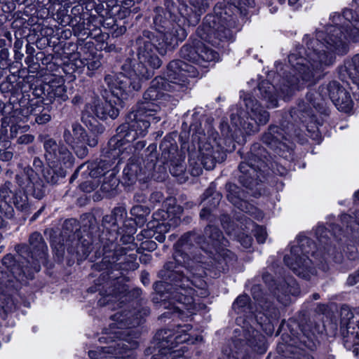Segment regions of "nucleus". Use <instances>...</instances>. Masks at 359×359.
Masks as SVG:
<instances>
[{
    "mask_svg": "<svg viewBox=\"0 0 359 359\" xmlns=\"http://www.w3.org/2000/svg\"><path fill=\"white\" fill-rule=\"evenodd\" d=\"M15 191L11 182H6L0 187V198L9 205L12 201L13 194H15Z\"/></svg>",
    "mask_w": 359,
    "mask_h": 359,
    "instance_id": "e433bc0d",
    "label": "nucleus"
},
{
    "mask_svg": "<svg viewBox=\"0 0 359 359\" xmlns=\"http://www.w3.org/2000/svg\"><path fill=\"white\" fill-rule=\"evenodd\" d=\"M315 233L318 241L317 251L313 250L316 246L310 238L303 235H299L290 247V254L285 255L284 257L285 264L295 274L305 279H310L311 276L316 273L310 255L317 259L319 251L320 253L323 252V257H325L326 255L333 256L336 248L334 246L332 248L331 246H328L332 241L328 238V232L323 226H318Z\"/></svg>",
    "mask_w": 359,
    "mask_h": 359,
    "instance_id": "1a4fd4ad",
    "label": "nucleus"
},
{
    "mask_svg": "<svg viewBox=\"0 0 359 359\" xmlns=\"http://www.w3.org/2000/svg\"><path fill=\"white\" fill-rule=\"evenodd\" d=\"M146 199L147 196L142 192H137L134 196V200L138 203H144Z\"/></svg>",
    "mask_w": 359,
    "mask_h": 359,
    "instance_id": "603ef678",
    "label": "nucleus"
},
{
    "mask_svg": "<svg viewBox=\"0 0 359 359\" xmlns=\"http://www.w3.org/2000/svg\"><path fill=\"white\" fill-rule=\"evenodd\" d=\"M81 102V97L80 96H75L73 99H72V102L73 104H79Z\"/></svg>",
    "mask_w": 359,
    "mask_h": 359,
    "instance_id": "0e129e2a",
    "label": "nucleus"
},
{
    "mask_svg": "<svg viewBox=\"0 0 359 359\" xmlns=\"http://www.w3.org/2000/svg\"><path fill=\"white\" fill-rule=\"evenodd\" d=\"M16 250L19 255L26 259V262L31 264L33 271H40V263L46 259L47 245L39 233L34 232L31 234L29 247L25 245H18Z\"/></svg>",
    "mask_w": 359,
    "mask_h": 359,
    "instance_id": "aec40b11",
    "label": "nucleus"
},
{
    "mask_svg": "<svg viewBox=\"0 0 359 359\" xmlns=\"http://www.w3.org/2000/svg\"><path fill=\"white\" fill-rule=\"evenodd\" d=\"M329 100L339 111L348 113L353 109V102L350 93L338 81H332L323 83L318 90H310L297 108L291 111V116L298 118L306 127L309 123L316 125V111L325 113Z\"/></svg>",
    "mask_w": 359,
    "mask_h": 359,
    "instance_id": "6e6552de",
    "label": "nucleus"
},
{
    "mask_svg": "<svg viewBox=\"0 0 359 359\" xmlns=\"http://www.w3.org/2000/svg\"><path fill=\"white\" fill-rule=\"evenodd\" d=\"M287 128L289 130L287 133L289 138L283 135L282 128L274 126H270L262 137L264 143L284 158L289 157L293 147V143L290 139L300 135L299 130H294L293 131V129H290L288 126Z\"/></svg>",
    "mask_w": 359,
    "mask_h": 359,
    "instance_id": "6ab92c4d",
    "label": "nucleus"
},
{
    "mask_svg": "<svg viewBox=\"0 0 359 359\" xmlns=\"http://www.w3.org/2000/svg\"><path fill=\"white\" fill-rule=\"evenodd\" d=\"M215 15L208 14L201 26L196 31L197 38L189 44L184 45L180 54L182 58L198 66L208 67L219 60V53L209 44L217 47L221 42L233 41L238 30L235 14L227 13L226 8Z\"/></svg>",
    "mask_w": 359,
    "mask_h": 359,
    "instance_id": "39448f33",
    "label": "nucleus"
},
{
    "mask_svg": "<svg viewBox=\"0 0 359 359\" xmlns=\"http://www.w3.org/2000/svg\"><path fill=\"white\" fill-rule=\"evenodd\" d=\"M110 165L106 161H101L98 164L92 163L87 166V170L83 172L82 176L86 175V172L91 179L98 180L97 178L107 175L109 171Z\"/></svg>",
    "mask_w": 359,
    "mask_h": 359,
    "instance_id": "2f4dec72",
    "label": "nucleus"
},
{
    "mask_svg": "<svg viewBox=\"0 0 359 359\" xmlns=\"http://www.w3.org/2000/svg\"><path fill=\"white\" fill-rule=\"evenodd\" d=\"M332 235L337 240V242H338V241H342V238L340 237V236L342 234L341 233L342 231H341V228H339L338 226H333L332 227Z\"/></svg>",
    "mask_w": 359,
    "mask_h": 359,
    "instance_id": "8fccbe9b",
    "label": "nucleus"
},
{
    "mask_svg": "<svg viewBox=\"0 0 359 359\" xmlns=\"http://www.w3.org/2000/svg\"><path fill=\"white\" fill-rule=\"evenodd\" d=\"M351 7L341 14H332L331 24L324 31H318L316 39H304L306 49L301 48L297 53L289 55L292 76L281 89L285 96L290 95L294 89L314 83L324 69L334 62V53L345 54L349 43L359 41V0H354Z\"/></svg>",
    "mask_w": 359,
    "mask_h": 359,
    "instance_id": "f257e3e1",
    "label": "nucleus"
},
{
    "mask_svg": "<svg viewBox=\"0 0 359 359\" xmlns=\"http://www.w3.org/2000/svg\"><path fill=\"white\" fill-rule=\"evenodd\" d=\"M271 167L273 170V172L276 174L280 175H285L287 174V170L285 166L280 165L278 163H271Z\"/></svg>",
    "mask_w": 359,
    "mask_h": 359,
    "instance_id": "49530a36",
    "label": "nucleus"
},
{
    "mask_svg": "<svg viewBox=\"0 0 359 359\" xmlns=\"http://www.w3.org/2000/svg\"><path fill=\"white\" fill-rule=\"evenodd\" d=\"M15 51V59L16 60H22L24 55L20 50H14Z\"/></svg>",
    "mask_w": 359,
    "mask_h": 359,
    "instance_id": "052dcab7",
    "label": "nucleus"
},
{
    "mask_svg": "<svg viewBox=\"0 0 359 359\" xmlns=\"http://www.w3.org/2000/svg\"><path fill=\"white\" fill-rule=\"evenodd\" d=\"M102 55L94 50H88L84 49L81 54L80 58L76 61L78 67H87L88 71L92 73L98 69L102 65Z\"/></svg>",
    "mask_w": 359,
    "mask_h": 359,
    "instance_id": "c85d7f7f",
    "label": "nucleus"
},
{
    "mask_svg": "<svg viewBox=\"0 0 359 359\" xmlns=\"http://www.w3.org/2000/svg\"><path fill=\"white\" fill-rule=\"evenodd\" d=\"M227 198L233 205L242 212L248 213L257 219L262 218L263 215L260 211L252 204L241 198L243 193L236 185L229 184L227 185Z\"/></svg>",
    "mask_w": 359,
    "mask_h": 359,
    "instance_id": "412c9836",
    "label": "nucleus"
},
{
    "mask_svg": "<svg viewBox=\"0 0 359 359\" xmlns=\"http://www.w3.org/2000/svg\"><path fill=\"white\" fill-rule=\"evenodd\" d=\"M339 74L342 79L349 78L359 88V54L345 61L339 69Z\"/></svg>",
    "mask_w": 359,
    "mask_h": 359,
    "instance_id": "bb28decb",
    "label": "nucleus"
},
{
    "mask_svg": "<svg viewBox=\"0 0 359 359\" xmlns=\"http://www.w3.org/2000/svg\"><path fill=\"white\" fill-rule=\"evenodd\" d=\"M266 149L259 143L254 144L245 161L241 163L239 170L240 182L245 187L252 189L261 181L262 172H264L268 164V155Z\"/></svg>",
    "mask_w": 359,
    "mask_h": 359,
    "instance_id": "ddd939ff",
    "label": "nucleus"
},
{
    "mask_svg": "<svg viewBox=\"0 0 359 359\" xmlns=\"http://www.w3.org/2000/svg\"><path fill=\"white\" fill-rule=\"evenodd\" d=\"M299 0H288V3L290 6H295Z\"/></svg>",
    "mask_w": 359,
    "mask_h": 359,
    "instance_id": "774afa93",
    "label": "nucleus"
},
{
    "mask_svg": "<svg viewBox=\"0 0 359 359\" xmlns=\"http://www.w3.org/2000/svg\"><path fill=\"white\" fill-rule=\"evenodd\" d=\"M178 224V219L174 218L172 219H170L169 222H166L165 220H163L162 222H149L148 224V227L149 229H154L152 231L154 232V234L156 233H160L164 235L165 233H167L170 227L174 225H177Z\"/></svg>",
    "mask_w": 359,
    "mask_h": 359,
    "instance_id": "72a5a7b5",
    "label": "nucleus"
},
{
    "mask_svg": "<svg viewBox=\"0 0 359 359\" xmlns=\"http://www.w3.org/2000/svg\"><path fill=\"white\" fill-rule=\"evenodd\" d=\"M43 147L45 158L50 168L45 177L48 182L55 184L59 178L65 176V170L73 165L74 157L66 147L57 145L52 138L44 141Z\"/></svg>",
    "mask_w": 359,
    "mask_h": 359,
    "instance_id": "f8f14e48",
    "label": "nucleus"
},
{
    "mask_svg": "<svg viewBox=\"0 0 359 359\" xmlns=\"http://www.w3.org/2000/svg\"><path fill=\"white\" fill-rule=\"evenodd\" d=\"M167 77L155 78L150 87L144 93V101L138 103L126 118V123L117 128L116 136L109 141L110 156L120 158L124 150L130 149V143L139 137H144L151 123H158L161 116L156 115L160 110H171L178 99L168 93L184 91L189 83V79L198 76V68L182 60L171 61L167 67Z\"/></svg>",
    "mask_w": 359,
    "mask_h": 359,
    "instance_id": "f03ea898",
    "label": "nucleus"
},
{
    "mask_svg": "<svg viewBox=\"0 0 359 359\" xmlns=\"http://www.w3.org/2000/svg\"><path fill=\"white\" fill-rule=\"evenodd\" d=\"M221 223L226 233L230 236H233L241 243V244L246 249L250 248L252 243L251 236L245 232L241 233L239 229L235 228L233 222H232L228 215H222L221 217Z\"/></svg>",
    "mask_w": 359,
    "mask_h": 359,
    "instance_id": "a878e982",
    "label": "nucleus"
},
{
    "mask_svg": "<svg viewBox=\"0 0 359 359\" xmlns=\"http://www.w3.org/2000/svg\"><path fill=\"white\" fill-rule=\"evenodd\" d=\"M233 309L238 313H253L250 305V298L248 295H240L237 297L233 304Z\"/></svg>",
    "mask_w": 359,
    "mask_h": 359,
    "instance_id": "f704fd0d",
    "label": "nucleus"
},
{
    "mask_svg": "<svg viewBox=\"0 0 359 359\" xmlns=\"http://www.w3.org/2000/svg\"><path fill=\"white\" fill-rule=\"evenodd\" d=\"M151 199H156L158 201H160L162 199V194L161 193H154L151 195Z\"/></svg>",
    "mask_w": 359,
    "mask_h": 359,
    "instance_id": "680f3d73",
    "label": "nucleus"
},
{
    "mask_svg": "<svg viewBox=\"0 0 359 359\" xmlns=\"http://www.w3.org/2000/svg\"><path fill=\"white\" fill-rule=\"evenodd\" d=\"M45 90L50 100L65 102L68 100L67 90L65 85V79L59 76L51 75L46 82Z\"/></svg>",
    "mask_w": 359,
    "mask_h": 359,
    "instance_id": "4be33fe9",
    "label": "nucleus"
},
{
    "mask_svg": "<svg viewBox=\"0 0 359 359\" xmlns=\"http://www.w3.org/2000/svg\"><path fill=\"white\" fill-rule=\"evenodd\" d=\"M242 339H238L234 341V350L229 354H224L220 359H255L246 353V349H243Z\"/></svg>",
    "mask_w": 359,
    "mask_h": 359,
    "instance_id": "473e14b6",
    "label": "nucleus"
},
{
    "mask_svg": "<svg viewBox=\"0 0 359 359\" xmlns=\"http://www.w3.org/2000/svg\"><path fill=\"white\" fill-rule=\"evenodd\" d=\"M23 46V41L18 39L13 45L14 50H20Z\"/></svg>",
    "mask_w": 359,
    "mask_h": 359,
    "instance_id": "4d7b16f0",
    "label": "nucleus"
},
{
    "mask_svg": "<svg viewBox=\"0 0 359 359\" xmlns=\"http://www.w3.org/2000/svg\"><path fill=\"white\" fill-rule=\"evenodd\" d=\"M218 133L210 126L205 133H198L193 135L194 141L198 142V158L207 170L213 169L217 163H221L226 158V151L231 149L222 147Z\"/></svg>",
    "mask_w": 359,
    "mask_h": 359,
    "instance_id": "9b49d317",
    "label": "nucleus"
},
{
    "mask_svg": "<svg viewBox=\"0 0 359 359\" xmlns=\"http://www.w3.org/2000/svg\"><path fill=\"white\" fill-rule=\"evenodd\" d=\"M149 313L148 309L142 308L115 313L111 318L109 328L104 329L99 339L101 343L111 344L90 351L89 357L91 359H130L133 351L138 346L139 332L130 328L141 324Z\"/></svg>",
    "mask_w": 359,
    "mask_h": 359,
    "instance_id": "0eeeda50",
    "label": "nucleus"
},
{
    "mask_svg": "<svg viewBox=\"0 0 359 359\" xmlns=\"http://www.w3.org/2000/svg\"><path fill=\"white\" fill-rule=\"evenodd\" d=\"M262 278H263L264 281L267 284H269V283L271 281H273L272 277L269 273H264Z\"/></svg>",
    "mask_w": 359,
    "mask_h": 359,
    "instance_id": "13d9d810",
    "label": "nucleus"
},
{
    "mask_svg": "<svg viewBox=\"0 0 359 359\" xmlns=\"http://www.w3.org/2000/svg\"><path fill=\"white\" fill-rule=\"evenodd\" d=\"M191 330V325L187 324L180 326L175 332L170 330L158 332L155 337L158 341L159 351L153 359H184L183 355L186 351L185 346H181L175 350L172 349L181 344H194L201 340V337L188 333Z\"/></svg>",
    "mask_w": 359,
    "mask_h": 359,
    "instance_id": "9d476101",
    "label": "nucleus"
},
{
    "mask_svg": "<svg viewBox=\"0 0 359 359\" xmlns=\"http://www.w3.org/2000/svg\"><path fill=\"white\" fill-rule=\"evenodd\" d=\"M246 228L250 229V228L254 229L255 236L258 243H264L266 238V231L264 228L260 226L255 225L252 221H249L247 223Z\"/></svg>",
    "mask_w": 359,
    "mask_h": 359,
    "instance_id": "4c0bfd02",
    "label": "nucleus"
},
{
    "mask_svg": "<svg viewBox=\"0 0 359 359\" xmlns=\"http://www.w3.org/2000/svg\"><path fill=\"white\" fill-rule=\"evenodd\" d=\"M195 239L194 233H188L178 241L175 245V262H169L165 264L158 273L162 280L154 285L155 291L160 294L161 305L179 316L185 311L189 314H194L205 308L199 299L193 297L194 293L200 297L209 294L207 284L201 278L203 274H207L203 269H208L197 264H205V262L197 256L191 259L185 252L189 250V242Z\"/></svg>",
    "mask_w": 359,
    "mask_h": 359,
    "instance_id": "7ed1b4c3",
    "label": "nucleus"
},
{
    "mask_svg": "<svg viewBox=\"0 0 359 359\" xmlns=\"http://www.w3.org/2000/svg\"><path fill=\"white\" fill-rule=\"evenodd\" d=\"M85 168V165H81L79 167V168L76 170V172L74 173V175L72 177V179H75L77 177V176L79 175V172L81 170H83Z\"/></svg>",
    "mask_w": 359,
    "mask_h": 359,
    "instance_id": "bf43d9fd",
    "label": "nucleus"
},
{
    "mask_svg": "<svg viewBox=\"0 0 359 359\" xmlns=\"http://www.w3.org/2000/svg\"><path fill=\"white\" fill-rule=\"evenodd\" d=\"M147 244L150 250H154L156 248V243L153 241L148 242Z\"/></svg>",
    "mask_w": 359,
    "mask_h": 359,
    "instance_id": "69168bd1",
    "label": "nucleus"
},
{
    "mask_svg": "<svg viewBox=\"0 0 359 359\" xmlns=\"http://www.w3.org/2000/svg\"><path fill=\"white\" fill-rule=\"evenodd\" d=\"M341 223L346 225V234L353 240L359 241V210L355 214V217L344 214L341 217Z\"/></svg>",
    "mask_w": 359,
    "mask_h": 359,
    "instance_id": "c756f323",
    "label": "nucleus"
},
{
    "mask_svg": "<svg viewBox=\"0 0 359 359\" xmlns=\"http://www.w3.org/2000/svg\"><path fill=\"white\" fill-rule=\"evenodd\" d=\"M127 212L124 208H115L111 214L105 215L102 219V225L107 229L116 233H121L120 226L124 223Z\"/></svg>",
    "mask_w": 359,
    "mask_h": 359,
    "instance_id": "5701e85b",
    "label": "nucleus"
},
{
    "mask_svg": "<svg viewBox=\"0 0 359 359\" xmlns=\"http://www.w3.org/2000/svg\"><path fill=\"white\" fill-rule=\"evenodd\" d=\"M340 332L344 346L358 351L359 345V308L351 309L343 306L341 309Z\"/></svg>",
    "mask_w": 359,
    "mask_h": 359,
    "instance_id": "a211bd4d",
    "label": "nucleus"
},
{
    "mask_svg": "<svg viewBox=\"0 0 359 359\" xmlns=\"http://www.w3.org/2000/svg\"><path fill=\"white\" fill-rule=\"evenodd\" d=\"M145 233L149 236L154 237L156 240H157L158 241H159L161 243L163 242L165 240V236L163 234H160V233L154 234V232H153V234H152L150 231H146Z\"/></svg>",
    "mask_w": 359,
    "mask_h": 359,
    "instance_id": "5fc2aeb1",
    "label": "nucleus"
},
{
    "mask_svg": "<svg viewBox=\"0 0 359 359\" xmlns=\"http://www.w3.org/2000/svg\"><path fill=\"white\" fill-rule=\"evenodd\" d=\"M16 182L21 189L13 194L11 205H13L19 210H23L27 205V194H32L34 197L41 198L43 195V190L36 173L29 168H25L15 177Z\"/></svg>",
    "mask_w": 359,
    "mask_h": 359,
    "instance_id": "dca6fc26",
    "label": "nucleus"
},
{
    "mask_svg": "<svg viewBox=\"0 0 359 359\" xmlns=\"http://www.w3.org/2000/svg\"><path fill=\"white\" fill-rule=\"evenodd\" d=\"M211 195H213L212 205V207H216L219 204L222 198V195L217 192L213 193L212 189L211 188H209L208 189L206 190V191L204 194V196L205 197L204 200L208 199L209 196Z\"/></svg>",
    "mask_w": 359,
    "mask_h": 359,
    "instance_id": "37998d69",
    "label": "nucleus"
},
{
    "mask_svg": "<svg viewBox=\"0 0 359 359\" xmlns=\"http://www.w3.org/2000/svg\"><path fill=\"white\" fill-rule=\"evenodd\" d=\"M359 281V271L350 275L347 279V283L349 285H353Z\"/></svg>",
    "mask_w": 359,
    "mask_h": 359,
    "instance_id": "09e8293b",
    "label": "nucleus"
},
{
    "mask_svg": "<svg viewBox=\"0 0 359 359\" xmlns=\"http://www.w3.org/2000/svg\"><path fill=\"white\" fill-rule=\"evenodd\" d=\"M100 181V180H87L80 184L81 189L85 192H91L96 187H98Z\"/></svg>",
    "mask_w": 359,
    "mask_h": 359,
    "instance_id": "a19ab883",
    "label": "nucleus"
},
{
    "mask_svg": "<svg viewBox=\"0 0 359 359\" xmlns=\"http://www.w3.org/2000/svg\"><path fill=\"white\" fill-rule=\"evenodd\" d=\"M34 52V48L30 45L27 44L26 46V53L27 54L32 55Z\"/></svg>",
    "mask_w": 359,
    "mask_h": 359,
    "instance_id": "e2e57ef3",
    "label": "nucleus"
},
{
    "mask_svg": "<svg viewBox=\"0 0 359 359\" xmlns=\"http://www.w3.org/2000/svg\"><path fill=\"white\" fill-rule=\"evenodd\" d=\"M259 90L262 98L266 100L269 108H274L278 106L276 96L273 94L274 86L269 81H264L259 86Z\"/></svg>",
    "mask_w": 359,
    "mask_h": 359,
    "instance_id": "7c9ffc66",
    "label": "nucleus"
},
{
    "mask_svg": "<svg viewBox=\"0 0 359 359\" xmlns=\"http://www.w3.org/2000/svg\"><path fill=\"white\" fill-rule=\"evenodd\" d=\"M62 138L69 145L76 156L81 158L88 154L86 144L93 147L97 144L95 136L88 137L85 129L77 122L65 123L63 126Z\"/></svg>",
    "mask_w": 359,
    "mask_h": 359,
    "instance_id": "f3484780",
    "label": "nucleus"
},
{
    "mask_svg": "<svg viewBox=\"0 0 359 359\" xmlns=\"http://www.w3.org/2000/svg\"><path fill=\"white\" fill-rule=\"evenodd\" d=\"M13 158V153L9 151H4L0 155V159L4 161H8Z\"/></svg>",
    "mask_w": 359,
    "mask_h": 359,
    "instance_id": "864d4df0",
    "label": "nucleus"
},
{
    "mask_svg": "<svg viewBox=\"0 0 359 359\" xmlns=\"http://www.w3.org/2000/svg\"><path fill=\"white\" fill-rule=\"evenodd\" d=\"M41 161H40V159L36 158H34V165L35 166H39V167H40V166H41Z\"/></svg>",
    "mask_w": 359,
    "mask_h": 359,
    "instance_id": "338daca9",
    "label": "nucleus"
},
{
    "mask_svg": "<svg viewBox=\"0 0 359 359\" xmlns=\"http://www.w3.org/2000/svg\"><path fill=\"white\" fill-rule=\"evenodd\" d=\"M177 1V13H175L172 8H169L171 20H168L161 15L162 8H156L154 18L156 34L154 35L149 32H145L143 34L144 36H150L155 50L161 55L165 54L168 48H173L179 42L184 41L187 36L184 27L196 26L208 7L207 0Z\"/></svg>",
    "mask_w": 359,
    "mask_h": 359,
    "instance_id": "423d86ee",
    "label": "nucleus"
},
{
    "mask_svg": "<svg viewBox=\"0 0 359 359\" xmlns=\"http://www.w3.org/2000/svg\"><path fill=\"white\" fill-rule=\"evenodd\" d=\"M110 180L109 183L104 182L101 186V189L103 191L109 192L111 190L114 189L118 185V181L114 177V172L109 174Z\"/></svg>",
    "mask_w": 359,
    "mask_h": 359,
    "instance_id": "ea45409f",
    "label": "nucleus"
},
{
    "mask_svg": "<svg viewBox=\"0 0 359 359\" xmlns=\"http://www.w3.org/2000/svg\"><path fill=\"white\" fill-rule=\"evenodd\" d=\"M138 44L137 66L132 68L130 61H126L122 66V72L108 74L104 78L107 86L118 102L95 100L86 105L83 118L86 116L102 120L116 118L119 114L118 107H122V100L127 99L133 90H139L142 81L149 79L153 75V70L160 67L161 61L154 52L155 46L150 36H143L138 40Z\"/></svg>",
    "mask_w": 359,
    "mask_h": 359,
    "instance_id": "20e7f679",
    "label": "nucleus"
},
{
    "mask_svg": "<svg viewBox=\"0 0 359 359\" xmlns=\"http://www.w3.org/2000/svg\"><path fill=\"white\" fill-rule=\"evenodd\" d=\"M43 111V103H29L28 105L22 106V108H15L11 116V122H25L29 116L38 114Z\"/></svg>",
    "mask_w": 359,
    "mask_h": 359,
    "instance_id": "cd10ccee",
    "label": "nucleus"
},
{
    "mask_svg": "<svg viewBox=\"0 0 359 359\" xmlns=\"http://www.w3.org/2000/svg\"><path fill=\"white\" fill-rule=\"evenodd\" d=\"M210 214V209L208 208H204L202 209V210L200 213V216L203 219H206L208 217Z\"/></svg>",
    "mask_w": 359,
    "mask_h": 359,
    "instance_id": "6e6d98bb",
    "label": "nucleus"
},
{
    "mask_svg": "<svg viewBox=\"0 0 359 359\" xmlns=\"http://www.w3.org/2000/svg\"><path fill=\"white\" fill-rule=\"evenodd\" d=\"M276 290H277L278 292H281L285 297L289 294L295 296L299 292L297 283L292 279H290L287 282H285L283 284L278 285L276 287Z\"/></svg>",
    "mask_w": 359,
    "mask_h": 359,
    "instance_id": "c9c22d12",
    "label": "nucleus"
},
{
    "mask_svg": "<svg viewBox=\"0 0 359 359\" xmlns=\"http://www.w3.org/2000/svg\"><path fill=\"white\" fill-rule=\"evenodd\" d=\"M130 212L133 216L143 220L145 217L149 215L150 210L145 205H136L131 208Z\"/></svg>",
    "mask_w": 359,
    "mask_h": 359,
    "instance_id": "58836bf2",
    "label": "nucleus"
},
{
    "mask_svg": "<svg viewBox=\"0 0 359 359\" xmlns=\"http://www.w3.org/2000/svg\"><path fill=\"white\" fill-rule=\"evenodd\" d=\"M244 101L246 107L245 114L241 117L232 114L231 121L240 131L250 135L258 132L259 126L265 125L269 121V114L252 97H245Z\"/></svg>",
    "mask_w": 359,
    "mask_h": 359,
    "instance_id": "2eb2a0df",
    "label": "nucleus"
},
{
    "mask_svg": "<svg viewBox=\"0 0 359 359\" xmlns=\"http://www.w3.org/2000/svg\"><path fill=\"white\" fill-rule=\"evenodd\" d=\"M349 252H346V257L348 259L354 260L357 257V250L354 246L348 248Z\"/></svg>",
    "mask_w": 359,
    "mask_h": 359,
    "instance_id": "3c124183",
    "label": "nucleus"
},
{
    "mask_svg": "<svg viewBox=\"0 0 359 359\" xmlns=\"http://www.w3.org/2000/svg\"><path fill=\"white\" fill-rule=\"evenodd\" d=\"M251 292H252V295L254 298L255 300H256L258 304L262 306V290H261V287L259 285H254L252 289H251Z\"/></svg>",
    "mask_w": 359,
    "mask_h": 359,
    "instance_id": "a18cd8bd",
    "label": "nucleus"
},
{
    "mask_svg": "<svg viewBox=\"0 0 359 359\" xmlns=\"http://www.w3.org/2000/svg\"><path fill=\"white\" fill-rule=\"evenodd\" d=\"M198 243L201 250L210 259L209 262L212 265H215L217 269L220 268L217 264H222V260L226 262L233 256L232 252L226 248L228 241L224 239L219 229L212 225H208L205 229L204 238Z\"/></svg>",
    "mask_w": 359,
    "mask_h": 359,
    "instance_id": "4468645a",
    "label": "nucleus"
},
{
    "mask_svg": "<svg viewBox=\"0 0 359 359\" xmlns=\"http://www.w3.org/2000/svg\"><path fill=\"white\" fill-rule=\"evenodd\" d=\"M34 139V137L33 135H32L30 134H25V135H21L18 139V142L19 144H29V143L32 142Z\"/></svg>",
    "mask_w": 359,
    "mask_h": 359,
    "instance_id": "de8ad7c7",
    "label": "nucleus"
},
{
    "mask_svg": "<svg viewBox=\"0 0 359 359\" xmlns=\"http://www.w3.org/2000/svg\"><path fill=\"white\" fill-rule=\"evenodd\" d=\"M246 343L251 348L259 354H263L266 351L264 337L252 327L247 330L242 328Z\"/></svg>",
    "mask_w": 359,
    "mask_h": 359,
    "instance_id": "393cba45",
    "label": "nucleus"
},
{
    "mask_svg": "<svg viewBox=\"0 0 359 359\" xmlns=\"http://www.w3.org/2000/svg\"><path fill=\"white\" fill-rule=\"evenodd\" d=\"M12 281L10 275H8L6 272L0 271V293L3 292L4 287H8Z\"/></svg>",
    "mask_w": 359,
    "mask_h": 359,
    "instance_id": "c03bdc74",
    "label": "nucleus"
},
{
    "mask_svg": "<svg viewBox=\"0 0 359 359\" xmlns=\"http://www.w3.org/2000/svg\"><path fill=\"white\" fill-rule=\"evenodd\" d=\"M2 264L10 271L11 276L16 280L20 281L24 276L31 277L33 269L31 264L20 266L17 264L14 257L11 255H6L2 259Z\"/></svg>",
    "mask_w": 359,
    "mask_h": 359,
    "instance_id": "b1692460",
    "label": "nucleus"
},
{
    "mask_svg": "<svg viewBox=\"0 0 359 359\" xmlns=\"http://www.w3.org/2000/svg\"><path fill=\"white\" fill-rule=\"evenodd\" d=\"M35 121L39 124H44L50 121L51 116L48 114V110H46L43 107V111L41 113H38V114H34Z\"/></svg>",
    "mask_w": 359,
    "mask_h": 359,
    "instance_id": "79ce46f5",
    "label": "nucleus"
}]
</instances>
